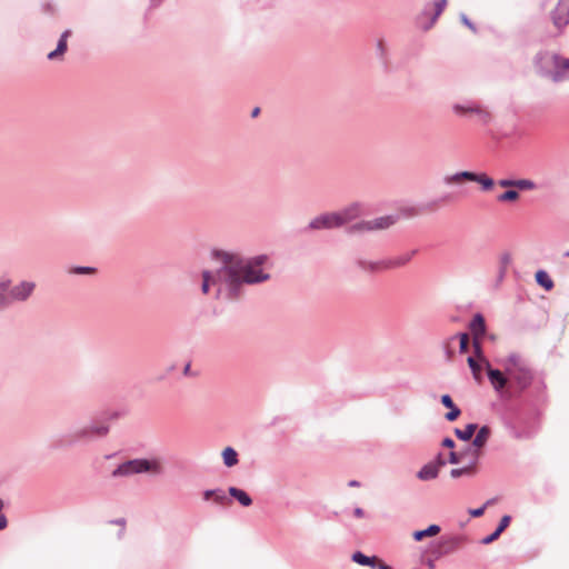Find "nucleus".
I'll return each instance as SVG.
<instances>
[{
    "label": "nucleus",
    "mask_w": 569,
    "mask_h": 569,
    "mask_svg": "<svg viewBox=\"0 0 569 569\" xmlns=\"http://www.w3.org/2000/svg\"><path fill=\"white\" fill-rule=\"evenodd\" d=\"M431 463H433L436 466V468L440 471V468L446 466V463L448 462L445 458H443V455L441 452H439L436 458L430 461Z\"/></svg>",
    "instance_id": "nucleus-50"
},
{
    "label": "nucleus",
    "mask_w": 569,
    "mask_h": 569,
    "mask_svg": "<svg viewBox=\"0 0 569 569\" xmlns=\"http://www.w3.org/2000/svg\"><path fill=\"white\" fill-rule=\"evenodd\" d=\"M495 501H496V499H495V498L489 499V500H487V501L485 502V505H483V506H486V508H487L488 506H490V505H491V503H493Z\"/></svg>",
    "instance_id": "nucleus-64"
},
{
    "label": "nucleus",
    "mask_w": 569,
    "mask_h": 569,
    "mask_svg": "<svg viewBox=\"0 0 569 569\" xmlns=\"http://www.w3.org/2000/svg\"><path fill=\"white\" fill-rule=\"evenodd\" d=\"M353 516L357 517V518H363L365 517V511L362 508L360 507H357L353 509Z\"/></svg>",
    "instance_id": "nucleus-58"
},
{
    "label": "nucleus",
    "mask_w": 569,
    "mask_h": 569,
    "mask_svg": "<svg viewBox=\"0 0 569 569\" xmlns=\"http://www.w3.org/2000/svg\"><path fill=\"white\" fill-rule=\"evenodd\" d=\"M477 428H478L477 423H468L465 427V429L456 428L455 435L459 440L469 441L472 438Z\"/></svg>",
    "instance_id": "nucleus-35"
},
{
    "label": "nucleus",
    "mask_w": 569,
    "mask_h": 569,
    "mask_svg": "<svg viewBox=\"0 0 569 569\" xmlns=\"http://www.w3.org/2000/svg\"><path fill=\"white\" fill-rule=\"evenodd\" d=\"M214 499L217 503L222 505L227 500L226 492L222 489H207L203 491V499L210 500Z\"/></svg>",
    "instance_id": "nucleus-37"
},
{
    "label": "nucleus",
    "mask_w": 569,
    "mask_h": 569,
    "mask_svg": "<svg viewBox=\"0 0 569 569\" xmlns=\"http://www.w3.org/2000/svg\"><path fill=\"white\" fill-rule=\"evenodd\" d=\"M221 457L223 465L228 468H231L239 462L238 452L232 447H226L221 452Z\"/></svg>",
    "instance_id": "nucleus-33"
},
{
    "label": "nucleus",
    "mask_w": 569,
    "mask_h": 569,
    "mask_svg": "<svg viewBox=\"0 0 569 569\" xmlns=\"http://www.w3.org/2000/svg\"><path fill=\"white\" fill-rule=\"evenodd\" d=\"M12 302L10 292L8 295L0 293V310L7 309Z\"/></svg>",
    "instance_id": "nucleus-47"
},
{
    "label": "nucleus",
    "mask_w": 569,
    "mask_h": 569,
    "mask_svg": "<svg viewBox=\"0 0 569 569\" xmlns=\"http://www.w3.org/2000/svg\"><path fill=\"white\" fill-rule=\"evenodd\" d=\"M463 455V452L450 451L447 461L451 465H457L462 460Z\"/></svg>",
    "instance_id": "nucleus-46"
},
{
    "label": "nucleus",
    "mask_w": 569,
    "mask_h": 569,
    "mask_svg": "<svg viewBox=\"0 0 569 569\" xmlns=\"http://www.w3.org/2000/svg\"><path fill=\"white\" fill-rule=\"evenodd\" d=\"M519 198V192L516 189H508L497 197L499 202H512Z\"/></svg>",
    "instance_id": "nucleus-41"
},
{
    "label": "nucleus",
    "mask_w": 569,
    "mask_h": 569,
    "mask_svg": "<svg viewBox=\"0 0 569 569\" xmlns=\"http://www.w3.org/2000/svg\"><path fill=\"white\" fill-rule=\"evenodd\" d=\"M351 560L360 566H367L370 568H376L378 563V558L376 556H367L361 551H356L351 556Z\"/></svg>",
    "instance_id": "nucleus-26"
},
{
    "label": "nucleus",
    "mask_w": 569,
    "mask_h": 569,
    "mask_svg": "<svg viewBox=\"0 0 569 569\" xmlns=\"http://www.w3.org/2000/svg\"><path fill=\"white\" fill-rule=\"evenodd\" d=\"M473 348H475V353L477 355V357L481 358L482 349H481V345L479 342V338H473Z\"/></svg>",
    "instance_id": "nucleus-53"
},
{
    "label": "nucleus",
    "mask_w": 569,
    "mask_h": 569,
    "mask_svg": "<svg viewBox=\"0 0 569 569\" xmlns=\"http://www.w3.org/2000/svg\"><path fill=\"white\" fill-rule=\"evenodd\" d=\"M487 367V376L492 385L493 389L501 399L511 400L515 399V390L509 388V376L507 372H502L499 369H493L490 366V362L483 359Z\"/></svg>",
    "instance_id": "nucleus-7"
},
{
    "label": "nucleus",
    "mask_w": 569,
    "mask_h": 569,
    "mask_svg": "<svg viewBox=\"0 0 569 569\" xmlns=\"http://www.w3.org/2000/svg\"><path fill=\"white\" fill-rule=\"evenodd\" d=\"M463 540V537L459 535L441 536L436 548L432 550V553L437 559L442 556L452 553L461 546Z\"/></svg>",
    "instance_id": "nucleus-9"
},
{
    "label": "nucleus",
    "mask_w": 569,
    "mask_h": 569,
    "mask_svg": "<svg viewBox=\"0 0 569 569\" xmlns=\"http://www.w3.org/2000/svg\"><path fill=\"white\" fill-rule=\"evenodd\" d=\"M70 34H71V30H69V29L64 30L60 34V38H59L58 43H57V48L53 51L49 52L48 56H47V58L49 60H57V59L61 58L64 54V52L68 49L67 41H68V38L70 37Z\"/></svg>",
    "instance_id": "nucleus-17"
},
{
    "label": "nucleus",
    "mask_w": 569,
    "mask_h": 569,
    "mask_svg": "<svg viewBox=\"0 0 569 569\" xmlns=\"http://www.w3.org/2000/svg\"><path fill=\"white\" fill-rule=\"evenodd\" d=\"M511 263V256L505 252L499 257V268L493 287L498 289L507 276L508 268Z\"/></svg>",
    "instance_id": "nucleus-18"
},
{
    "label": "nucleus",
    "mask_w": 569,
    "mask_h": 569,
    "mask_svg": "<svg viewBox=\"0 0 569 569\" xmlns=\"http://www.w3.org/2000/svg\"><path fill=\"white\" fill-rule=\"evenodd\" d=\"M259 112H260V109H259L258 107H257V108H254V109L252 110V112H251V117H253V118H254V117H257V116L259 114Z\"/></svg>",
    "instance_id": "nucleus-62"
},
{
    "label": "nucleus",
    "mask_w": 569,
    "mask_h": 569,
    "mask_svg": "<svg viewBox=\"0 0 569 569\" xmlns=\"http://www.w3.org/2000/svg\"><path fill=\"white\" fill-rule=\"evenodd\" d=\"M466 475H470V468L462 467V468H455V469L450 470V476L455 479L459 478L461 476H466Z\"/></svg>",
    "instance_id": "nucleus-48"
},
{
    "label": "nucleus",
    "mask_w": 569,
    "mask_h": 569,
    "mask_svg": "<svg viewBox=\"0 0 569 569\" xmlns=\"http://www.w3.org/2000/svg\"><path fill=\"white\" fill-rule=\"evenodd\" d=\"M475 103H476L475 101H470V100L465 101V102L455 103L452 106V111L458 116L472 114Z\"/></svg>",
    "instance_id": "nucleus-36"
},
{
    "label": "nucleus",
    "mask_w": 569,
    "mask_h": 569,
    "mask_svg": "<svg viewBox=\"0 0 569 569\" xmlns=\"http://www.w3.org/2000/svg\"><path fill=\"white\" fill-rule=\"evenodd\" d=\"M356 263H357L358 268H360L361 270L367 271V272H371V273L379 272V271L388 269L387 264H386L387 263L386 259L379 260V261H370V260H366V259H358Z\"/></svg>",
    "instance_id": "nucleus-20"
},
{
    "label": "nucleus",
    "mask_w": 569,
    "mask_h": 569,
    "mask_svg": "<svg viewBox=\"0 0 569 569\" xmlns=\"http://www.w3.org/2000/svg\"><path fill=\"white\" fill-rule=\"evenodd\" d=\"M459 19L463 26H466L472 33H478V28L476 24L468 18L466 13H460Z\"/></svg>",
    "instance_id": "nucleus-45"
},
{
    "label": "nucleus",
    "mask_w": 569,
    "mask_h": 569,
    "mask_svg": "<svg viewBox=\"0 0 569 569\" xmlns=\"http://www.w3.org/2000/svg\"><path fill=\"white\" fill-rule=\"evenodd\" d=\"M485 510H486V506H483V505H482V506H481V507H479V508L470 509V510H469V515H470L471 517H473V518H478V517H480V516H482V515H483Z\"/></svg>",
    "instance_id": "nucleus-52"
},
{
    "label": "nucleus",
    "mask_w": 569,
    "mask_h": 569,
    "mask_svg": "<svg viewBox=\"0 0 569 569\" xmlns=\"http://www.w3.org/2000/svg\"><path fill=\"white\" fill-rule=\"evenodd\" d=\"M69 272L73 273V274H92L96 272V268L87 267V266H78V267H73L72 269H70Z\"/></svg>",
    "instance_id": "nucleus-44"
},
{
    "label": "nucleus",
    "mask_w": 569,
    "mask_h": 569,
    "mask_svg": "<svg viewBox=\"0 0 569 569\" xmlns=\"http://www.w3.org/2000/svg\"><path fill=\"white\" fill-rule=\"evenodd\" d=\"M4 501L0 498V530H3L8 526V519L3 513Z\"/></svg>",
    "instance_id": "nucleus-49"
},
{
    "label": "nucleus",
    "mask_w": 569,
    "mask_h": 569,
    "mask_svg": "<svg viewBox=\"0 0 569 569\" xmlns=\"http://www.w3.org/2000/svg\"><path fill=\"white\" fill-rule=\"evenodd\" d=\"M376 56L382 64L385 71H389V53L382 40L376 43Z\"/></svg>",
    "instance_id": "nucleus-31"
},
{
    "label": "nucleus",
    "mask_w": 569,
    "mask_h": 569,
    "mask_svg": "<svg viewBox=\"0 0 569 569\" xmlns=\"http://www.w3.org/2000/svg\"><path fill=\"white\" fill-rule=\"evenodd\" d=\"M108 432L109 427L106 425H86L81 427H74L69 431L57 436L52 442V448H71L77 445L88 442L94 438L104 437Z\"/></svg>",
    "instance_id": "nucleus-3"
},
{
    "label": "nucleus",
    "mask_w": 569,
    "mask_h": 569,
    "mask_svg": "<svg viewBox=\"0 0 569 569\" xmlns=\"http://www.w3.org/2000/svg\"><path fill=\"white\" fill-rule=\"evenodd\" d=\"M529 365L527 363V361L525 359L521 358L520 355L518 353H510L506 360V363H505V371H507V369H517V368H528Z\"/></svg>",
    "instance_id": "nucleus-30"
},
{
    "label": "nucleus",
    "mask_w": 569,
    "mask_h": 569,
    "mask_svg": "<svg viewBox=\"0 0 569 569\" xmlns=\"http://www.w3.org/2000/svg\"><path fill=\"white\" fill-rule=\"evenodd\" d=\"M418 250L417 249H413L407 253H403V254H400L398 257H395V258H391V259H386V264H387V268L388 269H395V268H400L405 264H407L415 254H417Z\"/></svg>",
    "instance_id": "nucleus-21"
},
{
    "label": "nucleus",
    "mask_w": 569,
    "mask_h": 569,
    "mask_svg": "<svg viewBox=\"0 0 569 569\" xmlns=\"http://www.w3.org/2000/svg\"><path fill=\"white\" fill-rule=\"evenodd\" d=\"M516 179H500L498 184L502 188H516Z\"/></svg>",
    "instance_id": "nucleus-51"
},
{
    "label": "nucleus",
    "mask_w": 569,
    "mask_h": 569,
    "mask_svg": "<svg viewBox=\"0 0 569 569\" xmlns=\"http://www.w3.org/2000/svg\"><path fill=\"white\" fill-rule=\"evenodd\" d=\"M213 279H214V272H211L209 270H204L202 272V284H201L202 293L207 295L209 292L210 287L213 286Z\"/></svg>",
    "instance_id": "nucleus-40"
},
{
    "label": "nucleus",
    "mask_w": 569,
    "mask_h": 569,
    "mask_svg": "<svg viewBox=\"0 0 569 569\" xmlns=\"http://www.w3.org/2000/svg\"><path fill=\"white\" fill-rule=\"evenodd\" d=\"M441 446L445 447V448H449V449H452L456 443H455V440L450 437H446L443 438L442 442H441Z\"/></svg>",
    "instance_id": "nucleus-55"
},
{
    "label": "nucleus",
    "mask_w": 569,
    "mask_h": 569,
    "mask_svg": "<svg viewBox=\"0 0 569 569\" xmlns=\"http://www.w3.org/2000/svg\"><path fill=\"white\" fill-rule=\"evenodd\" d=\"M10 284H11V280L10 279H3L0 281V293H4L6 291L9 290L10 288Z\"/></svg>",
    "instance_id": "nucleus-54"
},
{
    "label": "nucleus",
    "mask_w": 569,
    "mask_h": 569,
    "mask_svg": "<svg viewBox=\"0 0 569 569\" xmlns=\"http://www.w3.org/2000/svg\"><path fill=\"white\" fill-rule=\"evenodd\" d=\"M490 433L491 429L488 426H481L472 440V446L478 449L482 448L489 439Z\"/></svg>",
    "instance_id": "nucleus-32"
},
{
    "label": "nucleus",
    "mask_w": 569,
    "mask_h": 569,
    "mask_svg": "<svg viewBox=\"0 0 569 569\" xmlns=\"http://www.w3.org/2000/svg\"><path fill=\"white\" fill-rule=\"evenodd\" d=\"M506 429L508 433L518 440H525L530 439L535 436L536 430L533 428H518L516 422L513 421H506L505 422Z\"/></svg>",
    "instance_id": "nucleus-15"
},
{
    "label": "nucleus",
    "mask_w": 569,
    "mask_h": 569,
    "mask_svg": "<svg viewBox=\"0 0 569 569\" xmlns=\"http://www.w3.org/2000/svg\"><path fill=\"white\" fill-rule=\"evenodd\" d=\"M441 528L439 525H430L426 529L416 530L412 532V538L415 541H421L427 537L437 536L440 532Z\"/></svg>",
    "instance_id": "nucleus-27"
},
{
    "label": "nucleus",
    "mask_w": 569,
    "mask_h": 569,
    "mask_svg": "<svg viewBox=\"0 0 569 569\" xmlns=\"http://www.w3.org/2000/svg\"><path fill=\"white\" fill-rule=\"evenodd\" d=\"M164 0H150V8H158Z\"/></svg>",
    "instance_id": "nucleus-59"
},
{
    "label": "nucleus",
    "mask_w": 569,
    "mask_h": 569,
    "mask_svg": "<svg viewBox=\"0 0 569 569\" xmlns=\"http://www.w3.org/2000/svg\"><path fill=\"white\" fill-rule=\"evenodd\" d=\"M535 280L546 291H550L555 287L553 280L550 278L549 273L543 269H539L536 272Z\"/></svg>",
    "instance_id": "nucleus-28"
},
{
    "label": "nucleus",
    "mask_w": 569,
    "mask_h": 569,
    "mask_svg": "<svg viewBox=\"0 0 569 569\" xmlns=\"http://www.w3.org/2000/svg\"><path fill=\"white\" fill-rule=\"evenodd\" d=\"M472 460L468 463V466H465V468H470V475L475 470V466L477 463V460H478V452L477 451H473L472 452Z\"/></svg>",
    "instance_id": "nucleus-57"
},
{
    "label": "nucleus",
    "mask_w": 569,
    "mask_h": 569,
    "mask_svg": "<svg viewBox=\"0 0 569 569\" xmlns=\"http://www.w3.org/2000/svg\"><path fill=\"white\" fill-rule=\"evenodd\" d=\"M472 114L477 116L479 122L483 126H488L489 123H491L493 119L491 112L486 107H482L478 102L475 103Z\"/></svg>",
    "instance_id": "nucleus-29"
},
{
    "label": "nucleus",
    "mask_w": 569,
    "mask_h": 569,
    "mask_svg": "<svg viewBox=\"0 0 569 569\" xmlns=\"http://www.w3.org/2000/svg\"><path fill=\"white\" fill-rule=\"evenodd\" d=\"M398 220H399V217L397 214H387V216L378 217V218H375V219H371L368 221H369V226L371 227L370 231L375 232V231H381V230L389 229L390 227L396 224L398 222Z\"/></svg>",
    "instance_id": "nucleus-14"
},
{
    "label": "nucleus",
    "mask_w": 569,
    "mask_h": 569,
    "mask_svg": "<svg viewBox=\"0 0 569 569\" xmlns=\"http://www.w3.org/2000/svg\"><path fill=\"white\" fill-rule=\"evenodd\" d=\"M340 228L338 223V218L335 212H326L321 213L313 219L310 220L308 226L305 228V231L310 230H330Z\"/></svg>",
    "instance_id": "nucleus-11"
},
{
    "label": "nucleus",
    "mask_w": 569,
    "mask_h": 569,
    "mask_svg": "<svg viewBox=\"0 0 569 569\" xmlns=\"http://www.w3.org/2000/svg\"><path fill=\"white\" fill-rule=\"evenodd\" d=\"M338 218L339 227L349 226L350 222L359 219L365 214L363 204L360 202H353L339 211H335Z\"/></svg>",
    "instance_id": "nucleus-10"
},
{
    "label": "nucleus",
    "mask_w": 569,
    "mask_h": 569,
    "mask_svg": "<svg viewBox=\"0 0 569 569\" xmlns=\"http://www.w3.org/2000/svg\"><path fill=\"white\" fill-rule=\"evenodd\" d=\"M190 372V363H187L183 368V373L187 376Z\"/></svg>",
    "instance_id": "nucleus-63"
},
{
    "label": "nucleus",
    "mask_w": 569,
    "mask_h": 569,
    "mask_svg": "<svg viewBox=\"0 0 569 569\" xmlns=\"http://www.w3.org/2000/svg\"><path fill=\"white\" fill-rule=\"evenodd\" d=\"M515 184L519 190H533L537 188L536 182L530 179H516Z\"/></svg>",
    "instance_id": "nucleus-43"
},
{
    "label": "nucleus",
    "mask_w": 569,
    "mask_h": 569,
    "mask_svg": "<svg viewBox=\"0 0 569 569\" xmlns=\"http://www.w3.org/2000/svg\"><path fill=\"white\" fill-rule=\"evenodd\" d=\"M469 328L473 335V338H479L486 331V320L481 313H476L470 321Z\"/></svg>",
    "instance_id": "nucleus-24"
},
{
    "label": "nucleus",
    "mask_w": 569,
    "mask_h": 569,
    "mask_svg": "<svg viewBox=\"0 0 569 569\" xmlns=\"http://www.w3.org/2000/svg\"><path fill=\"white\" fill-rule=\"evenodd\" d=\"M468 366L472 372V376L476 380H480L481 378V365L471 356L467 359Z\"/></svg>",
    "instance_id": "nucleus-42"
},
{
    "label": "nucleus",
    "mask_w": 569,
    "mask_h": 569,
    "mask_svg": "<svg viewBox=\"0 0 569 569\" xmlns=\"http://www.w3.org/2000/svg\"><path fill=\"white\" fill-rule=\"evenodd\" d=\"M472 460L468 463V466H465V468H470V475L475 470V466L477 463V460H478V452L477 451H473L472 452Z\"/></svg>",
    "instance_id": "nucleus-56"
},
{
    "label": "nucleus",
    "mask_w": 569,
    "mask_h": 569,
    "mask_svg": "<svg viewBox=\"0 0 569 569\" xmlns=\"http://www.w3.org/2000/svg\"><path fill=\"white\" fill-rule=\"evenodd\" d=\"M228 492L242 507H249L252 505L251 497L244 490L237 488V487H229Z\"/></svg>",
    "instance_id": "nucleus-25"
},
{
    "label": "nucleus",
    "mask_w": 569,
    "mask_h": 569,
    "mask_svg": "<svg viewBox=\"0 0 569 569\" xmlns=\"http://www.w3.org/2000/svg\"><path fill=\"white\" fill-rule=\"evenodd\" d=\"M472 181L479 183L483 191H489L495 186L493 179L490 178L489 176H487L486 173H477V172H475Z\"/></svg>",
    "instance_id": "nucleus-38"
},
{
    "label": "nucleus",
    "mask_w": 569,
    "mask_h": 569,
    "mask_svg": "<svg viewBox=\"0 0 569 569\" xmlns=\"http://www.w3.org/2000/svg\"><path fill=\"white\" fill-rule=\"evenodd\" d=\"M506 372L509 376V388L515 390V398L519 397L532 385L533 391L536 392V401H541L545 399L547 386L542 379L537 381L535 380V376L530 367L517 368L512 370L507 369Z\"/></svg>",
    "instance_id": "nucleus-4"
},
{
    "label": "nucleus",
    "mask_w": 569,
    "mask_h": 569,
    "mask_svg": "<svg viewBox=\"0 0 569 569\" xmlns=\"http://www.w3.org/2000/svg\"><path fill=\"white\" fill-rule=\"evenodd\" d=\"M440 402L443 407L449 409V411L445 415V419L447 421L452 422V421L457 420L458 417L461 415L460 408H458L455 405L450 395H448V393L442 395L440 398Z\"/></svg>",
    "instance_id": "nucleus-16"
},
{
    "label": "nucleus",
    "mask_w": 569,
    "mask_h": 569,
    "mask_svg": "<svg viewBox=\"0 0 569 569\" xmlns=\"http://www.w3.org/2000/svg\"><path fill=\"white\" fill-rule=\"evenodd\" d=\"M550 19L555 28L562 31L569 24V0H558Z\"/></svg>",
    "instance_id": "nucleus-12"
},
{
    "label": "nucleus",
    "mask_w": 569,
    "mask_h": 569,
    "mask_svg": "<svg viewBox=\"0 0 569 569\" xmlns=\"http://www.w3.org/2000/svg\"><path fill=\"white\" fill-rule=\"evenodd\" d=\"M446 6L447 0H435L432 2H427L421 13L417 18L418 24L423 30H429L442 13Z\"/></svg>",
    "instance_id": "nucleus-8"
},
{
    "label": "nucleus",
    "mask_w": 569,
    "mask_h": 569,
    "mask_svg": "<svg viewBox=\"0 0 569 569\" xmlns=\"http://www.w3.org/2000/svg\"><path fill=\"white\" fill-rule=\"evenodd\" d=\"M267 260V254H258L248 259L240 258V271L243 284H258L270 279V273L262 268Z\"/></svg>",
    "instance_id": "nucleus-6"
},
{
    "label": "nucleus",
    "mask_w": 569,
    "mask_h": 569,
    "mask_svg": "<svg viewBox=\"0 0 569 569\" xmlns=\"http://www.w3.org/2000/svg\"><path fill=\"white\" fill-rule=\"evenodd\" d=\"M36 289V283L33 281H21L20 283L13 286L9 292L11 295V299L13 301L23 302L29 299V297L33 293Z\"/></svg>",
    "instance_id": "nucleus-13"
},
{
    "label": "nucleus",
    "mask_w": 569,
    "mask_h": 569,
    "mask_svg": "<svg viewBox=\"0 0 569 569\" xmlns=\"http://www.w3.org/2000/svg\"><path fill=\"white\" fill-rule=\"evenodd\" d=\"M510 521H511V517L509 515L502 516L497 528H495V531L491 532L490 535L486 536L481 540V543L489 545V543H492L493 541H496L500 537V535L508 528V526L510 525Z\"/></svg>",
    "instance_id": "nucleus-19"
},
{
    "label": "nucleus",
    "mask_w": 569,
    "mask_h": 569,
    "mask_svg": "<svg viewBox=\"0 0 569 569\" xmlns=\"http://www.w3.org/2000/svg\"><path fill=\"white\" fill-rule=\"evenodd\" d=\"M536 72L552 82L559 83L569 80V58L559 53L540 50L533 58Z\"/></svg>",
    "instance_id": "nucleus-2"
},
{
    "label": "nucleus",
    "mask_w": 569,
    "mask_h": 569,
    "mask_svg": "<svg viewBox=\"0 0 569 569\" xmlns=\"http://www.w3.org/2000/svg\"><path fill=\"white\" fill-rule=\"evenodd\" d=\"M473 176H475V172H472V171H458V172H456L453 174L446 176L443 178V182L446 184H451L453 182H459L461 180L472 181L473 180Z\"/></svg>",
    "instance_id": "nucleus-34"
},
{
    "label": "nucleus",
    "mask_w": 569,
    "mask_h": 569,
    "mask_svg": "<svg viewBox=\"0 0 569 569\" xmlns=\"http://www.w3.org/2000/svg\"><path fill=\"white\" fill-rule=\"evenodd\" d=\"M368 220H360L347 226L346 233L348 236H361L371 232Z\"/></svg>",
    "instance_id": "nucleus-22"
},
{
    "label": "nucleus",
    "mask_w": 569,
    "mask_h": 569,
    "mask_svg": "<svg viewBox=\"0 0 569 569\" xmlns=\"http://www.w3.org/2000/svg\"><path fill=\"white\" fill-rule=\"evenodd\" d=\"M451 341H459V352L465 353L469 349V335L467 332H459L450 338Z\"/></svg>",
    "instance_id": "nucleus-39"
},
{
    "label": "nucleus",
    "mask_w": 569,
    "mask_h": 569,
    "mask_svg": "<svg viewBox=\"0 0 569 569\" xmlns=\"http://www.w3.org/2000/svg\"><path fill=\"white\" fill-rule=\"evenodd\" d=\"M439 470L436 468L433 463L430 461L423 465L420 470L417 472V478L421 481H430L438 477Z\"/></svg>",
    "instance_id": "nucleus-23"
},
{
    "label": "nucleus",
    "mask_w": 569,
    "mask_h": 569,
    "mask_svg": "<svg viewBox=\"0 0 569 569\" xmlns=\"http://www.w3.org/2000/svg\"><path fill=\"white\" fill-rule=\"evenodd\" d=\"M112 523L123 526L126 523V521H124V519L121 518V519L113 520Z\"/></svg>",
    "instance_id": "nucleus-61"
},
{
    "label": "nucleus",
    "mask_w": 569,
    "mask_h": 569,
    "mask_svg": "<svg viewBox=\"0 0 569 569\" xmlns=\"http://www.w3.org/2000/svg\"><path fill=\"white\" fill-rule=\"evenodd\" d=\"M147 472L154 475L163 473V467L159 459L134 458L127 460L113 469L111 476L113 478H122Z\"/></svg>",
    "instance_id": "nucleus-5"
},
{
    "label": "nucleus",
    "mask_w": 569,
    "mask_h": 569,
    "mask_svg": "<svg viewBox=\"0 0 569 569\" xmlns=\"http://www.w3.org/2000/svg\"><path fill=\"white\" fill-rule=\"evenodd\" d=\"M216 257L222 263L214 271L213 287L216 288V298L238 299L242 295L244 286L241 280L240 257L226 251H217Z\"/></svg>",
    "instance_id": "nucleus-1"
},
{
    "label": "nucleus",
    "mask_w": 569,
    "mask_h": 569,
    "mask_svg": "<svg viewBox=\"0 0 569 569\" xmlns=\"http://www.w3.org/2000/svg\"><path fill=\"white\" fill-rule=\"evenodd\" d=\"M377 567H378V569H391V567H390V566H388V565H386V563H383V562H381V563L377 565Z\"/></svg>",
    "instance_id": "nucleus-60"
}]
</instances>
